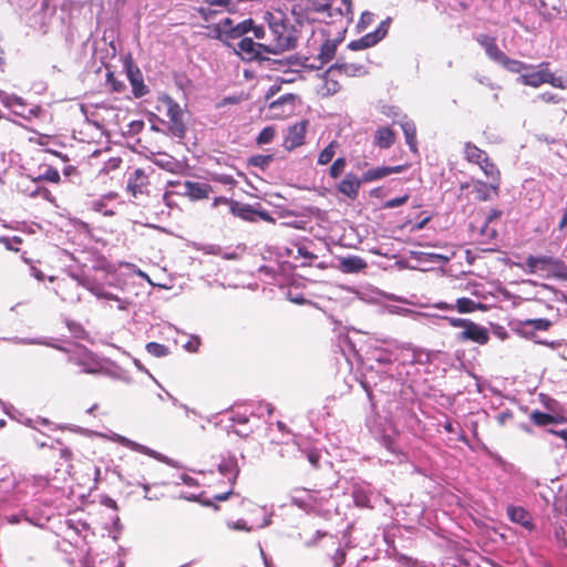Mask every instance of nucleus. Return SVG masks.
Instances as JSON below:
<instances>
[{"label":"nucleus","mask_w":567,"mask_h":567,"mask_svg":"<svg viewBox=\"0 0 567 567\" xmlns=\"http://www.w3.org/2000/svg\"><path fill=\"white\" fill-rule=\"evenodd\" d=\"M519 82L526 86L539 87L543 84H549L554 87L565 90L567 82L561 76H556L550 71L549 62H542L533 65L532 70H526L519 78Z\"/></svg>","instance_id":"f257e3e1"},{"label":"nucleus","mask_w":567,"mask_h":567,"mask_svg":"<svg viewBox=\"0 0 567 567\" xmlns=\"http://www.w3.org/2000/svg\"><path fill=\"white\" fill-rule=\"evenodd\" d=\"M158 105L156 106L158 112H165L169 120V132L172 135L178 138H184L186 134V126L183 121V111L178 103L174 101L169 95L163 94L157 99Z\"/></svg>","instance_id":"f03ea898"},{"label":"nucleus","mask_w":567,"mask_h":567,"mask_svg":"<svg viewBox=\"0 0 567 567\" xmlns=\"http://www.w3.org/2000/svg\"><path fill=\"white\" fill-rule=\"evenodd\" d=\"M330 8L329 0H299L292 12L299 14L305 22H313L318 20L319 14L327 13L331 17Z\"/></svg>","instance_id":"7ed1b4c3"},{"label":"nucleus","mask_w":567,"mask_h":567,"mask_svg":"<svg viewBox=\"0 0 567 567\" xmlns=\"http://www.w3.org/2000/svg\"><path fill=\"white\" fill-rule=\"evenodd\" d=\"M269 31L274 37V42L267 43L271 53L284 52L295 45V40L282 21L269 22Z\"/></svg>","instance_id":"20e7f679"},{"label":"nucleus","mask_w":567,"mask_h":567,"mask_svg":"<svg viewBox=\"0 0 567 567\" xmlns=\"http://www.w3.org/2000/svg\"><path fill=\"white\" fill-rule=\"evenodd\" d=\"M229 209L230 213L249 223H255L257 220V217H259L261 220L267 223H275V218L264 209H256L249 204H243L237 200H230L229 203Z\"/></svg>","instance_id":"39448f33"},{"label":"nucleus","mask_w":567,"mask_h":567,"mask_svg":"<svg viewBox=\"0 0 567 567\" xmlns=\"http://www.w3.org/2000/svg\"><path fill=\"white\" fill-rule=\"evenodd\" d=\"M236 52L246 61L264 59L265 53H271L267 43H257L248 37H244L238 41Z\"/></svg>","instance_id":"423d86ee"},{"label":"nucleus","mask_w":567,"mask_h":567,"mask_svg":"<svg viewBox=\"0 0 567 567\" xmlns=\"http://www.w3.org/2000/svg\"><path fill=\"white\" fill-rule=\"evenodd\" d=\"M126 76L132 86L135 97H142L148 93V87L144 83L143 73L132 61L125 62Z\"/></svg>","instance_id":"0eeeda50"},{"label":"nucleus","mask_w":567,"mask_h":567,"mask_svg":"<svg viewBox=\"0 0 567 567\" xmlns=\"http://www.w3.org/2000/svg\"><path fill=\"white\" fill-rule=\"evenodd\" d=\"M308 121H301L289 126L282 146L287 151H293L305 143Z\"/></svg>","instance_id":"6e6552de"},{"label":"nucleus","mask_w":567,"mask_h":567,"mask_svg":"<svg viewBox=\"0 0 567 567\" xmlns=\"http://www.w3.org/2000/svg\"><path fill=\"white\" fill-rule=\"evenodd\" d=\"M458 341H472L477 344L484 346L489 340V334L486 328L471 321L467 327L458 333Z\"/></svg>","instance_id":"1a4fd4ad"},{"label":"nucleus","mask_w":567,"mask_h":567,"mask_svg":"<svg viewBox=\"0 0 567 567\" xmlns=\"http://www.w3.org/2000/svg\"><path fill=\"white\" fill-rule=\"evenodd\" d=\"M340 75L331 66L322 75V85L319 94L323 97L332 96L341 90Z\"/></svg>","instance_id":"9d476101"},{"label":"nucleus","mask_w":567,"mask_h":567,"mask_svg":"<svg viewBox=\"0 0 567 567\" xmlns=\"http://www.w3.org/2000/svg\"><path fill=\"white\" fill-rule=\"evenodd\" d=\"M148 184V174L143 168H136L127 179V190L136 197L146 192Z\"/></svg>","instance_id":"9b49d317"},{"label":"nucleus","mask_w":567,"mask_h":567,"mask_svg":"<svg viewBox=\"0 0 567 567\" xmlns=\"http://www.w3.org/2000/svg\"><path fill=\"white\" fill-rule=\"evenodd\" d=\"M476 41L484 48L486 55L494 62L501 64L506 54L498 48L496 39L488 34H480Z\"/></svg>","instance_id":"f8f14e48"},{"label":"nucleus","mask_w":567,"mask_h":567,"mask_svg":"<svg viewBox=\"0 0 567 567\" xmlns=\"http://www.w3.org/2000/svg\"><path fill=\"white\" fill-rule=\"evenodd\" d=\"M79 288L80 284L78 279L70 277L59 281L56 291L63 300L73 302L80 300Z\"/></svg>","instance_id":"ddd939ff"},{"label":"nucleus","mask_w":567,"mask_h":567,"mask_svg":"<svg viewBox=\"0 0 567 567\" xmlns=\"http://www.w3.org/2000/svg\"><path fill=\"white\" fill-rule=\"evenodd\" d=\"M184 195L189 197L192 200H200L208 198L213 188L209 184L186 181L184 183Z\"/></svg>","instance_id":"4468645a"},{"label":"nucleus","mask_w":567,"mask_h":567,"mask_svg":"<svg viewBox=\"0 0 567 567\" xmlns=\"http://www.w3.org/2000/svg\"><path fill=\"white\" fill-rule=\"evenodd\" d=\"M363 183L362 177H357L353 173H348L338 185V190L349 197L355 199L359 195V189Z\"/></svg>","instance_id":"2eb2a0df"},{"label":"nucleus","mask_w":567,"mask_h":567,"mask_svg":"<svg viewBox=\"0 0 567 567\" xmlns=\"http://www.w3.org/2000/svg\"><path fill=\"white\" fill-rule=\"evenodd\" d=\"M482 172L485 174L487 178L491 179V187L493 190V194L495 196L499 193V186H501V172L496 164L489 158L484 159L482 164L478 165Z\"/></svg>","instance_id":"dca6fc26"},{"label":"nucleus","mask_w":567,"mask_h":567,"mask_svg":"<svg viewBox=\"0 0 567 567\" xmlns=\"http://www.w3.org/2000/svg\"><path fill=\"white\" fill-rule=\"evenodd\" d=\"M404 169L405 165L374 167L363 173L362 181L363 183H370L384 178L391 174L401 173Z\"/></svg>","instance_id":"f3484780"},{"label":"nucleus","mask_w":567,"mask_h":567,"mask_svg":"<svg viewBox=\"0 0 567 567\" xmlns=\"http://www.w3.org/2000/svg\"><path fill=\"white\" fill-rule=\"evenodd\" d=\"M436 308L441 310H452L454 309V306L446 302H439ZM455 308L461 313H471L477 309H485V306L480 302L477 303L470 298L462 297L456 300Z\"/></svg>","instance_id":"a211bd4d"},{"label":"nucleus","mask_w":567,"mask_h":567,"mask_svg":"<svg viewBox=\"0 0 567 567\" xmlns=\"http://www.w3.org/2000/svg\"><path fill=\"white\" fill-rule=\"evenodd\" d=\"M336 72L342 76H361L367 73L365 66L362 63L341 61L331 65Z\"/></svg>","instance_id":"6ab92c4d"},{"label":"nucleus","mask_w":567,"mask_h":567,"mask_svg":"<svg viewBox=\"0 0 567 567\" xmlns=\"http://www.w3.org/2000/svg\"><path fill=\"white\" fill-rule=\"evenodd\" d=\"M551 258L550 256H532L529 255L526 260H525V265H526V271L528 274H537V272H543V271H546L547 274H549L550 271V262H551Z\"/></svg>","instance_id":"aec40b11"},{"label":"nucleus","mask_w":567,"mask_h":567,"mask_svg":"<svg viewBox=\"0 0 567 567\" xmlns=\"http://www.w3.org/2000/svg\"><path fill=\"white\" fill-rule=\"evenodd\" d=\"M395 141L396 134L389 126L379 127L374 133L373 144L380 148L388 150L395 143Z\"/></svg>","instance_id":"412c9836"},{"label":"nucleus","mask_w":567,"mask_h":567,"mask_svg":"<svg viewBox=\"0 0 567 567\" xmlns=\"http://www.w3.org/2000/svg\"><path fill=\"white\" fill-rule=\"evenodd\" d=\"M507 515L514 523L520 524L526 529L530 530L534 528L529 513L523 507L509 506L507 508Z\"/></svg>","instance_id":"4be33fe9"},{"label":"nucleus","mask_w":567,"mask_h":567,"mask_svg":"<svg viewBox=\"0 0 567 567\" xmlns=\"http://www.w3.org/2000/svg\"><path fill=\"white\" fill-rule=\"evenodd\" d=\"M218 471L219 473L225 476L227 478V481L234 485L236 483V480L239 475V466H238V463H237V460L234 458V457H229V458H226L219 465H218Z\"/></svg>","instance_id":"5701e85b"},{"label":"nucleus","mask_w":567,"mask_h":567,"mask_svg":"<svg viewBox=\"0 0 567 567\" xmlns=\"http://www.w3.org/2000/svg\"><path fill=\"white\" fill-rule=\"evenodd\" d=\"M464 155H465V159L468 163H473L476 165L482 164V162H484V159L488 157V154L485 151H483L482 148H480L472 142L465 143Z\"/></svg>","instance_id":"b1692460"},{"label":"nucleus","mask_w":567,"mask_h":567,"mask_svg":"<svg viewBox=\"0 0 567 567\" xmlns=\"http://www.w3.org/2000/svg\"><path fill=\"white\" fill-rule=\"evenodd\" d=\"M299 495L292 496V503L302 509H316L318 507L317 501L312 496L311 491L296 489Z\"/></svg>","instance_id":"393cba45"},{"label":"nucleus","mask_w":567,"mask_h":567,"mask_svg":"<svg viewBox=\"0 0 567 567\" xmlns=\"http://www.w3.org/2000/svg\"><path fill=\"white\" fill-rule=\"evenodd\" d=\"M532 423L536 426H546L548 424H558L564 422V417L548 414L538 410L529 414Z\"/></svg>","instance_id":"a878e982"},{"label":"nucleus","mask_w":567,"mask_h":567,"mask_svg":"<svg viewBox=\"0 0 567 567\" xmlns=\"http://www.w3.org/2000/svg\"><path fill=\"white\" fill-rule=\"evenodd\" d=\"M58 456L62 461L59 463V466L55 467L54 472L55 474L62 473V474H69L72 470V461H73V452L71 449L66 446H61L58 449Z\"/></svg>","instance_id":"bb28decb"},{"label":"nucleus","mask_w":567,"mask_h":567,"mask_svg":"<svg viewBox=\"0 0 567 567\" xmlns=\"http://www.w3.org/2000/svg\"><path fill=\"white\" fill-rule=\"evenodd\" d=\"M341 268L346 272H359L367 268V261L359 256H350L341 259Z\"/></svg>","instance_id":"cd10ccee"},{"label":"nucleus","mask_w":567,"mask_h":567,"mask_svg":"<svg viewBox=\"0 0 567 567\" xmlns=\"http://www.w3.org/2000/svg\"><path fill=\"white\" fill-rule=\"evenodd\" d=\"M401 128L403 131L405 142L409 145V148L413 153H417V140H416V127L412 121H405L401 123Z\"/></svg>","instance_id":"c85d7f7f"},{"label":"nucleus","mask_w":567,"mask_h":567,"mask_svg":"<svg viewBox=\"0 0 567 567\" xmlns=\"http://www.w3.org/2000/svg\"><path fill=\"white\" fill-rule=\"evenodd\" d=\"M295 96L292 94H285L279 99L269 103V109L275 111L274 115L279 116L285 114L284 107L288 105L290 109L293 107Z\"/></svg>","instance_id":"c756f323"},{"label":"nucleus","mask_w":567,"mask_h":567,"mask_svg":"<svg viewBox=\"0 0 567 567\" xmlns=\"http://www.w3.org/2000/svg\"><path fill=\"white\" fill-rule=\"evenodd\" d=\"M154 163L158 167H161L169 173H178L182 169V164L173 156H169L166 154H163L159 157L155 158Z\"/></svg>","instance_id":"7c9ffc66"},{"label":"nucleus","mask_w":567,"mask_h":567,"mask_svg":"<svg viewBox=\"0 0 567 567\" xmlns=\"http://www.w3.org/2000/svg\"><path fill=\"white\" fill-rule=\"evenodd\" d=\"M550 265V271L546 277H554L556 279L567 281V265L565 261L553 257Z\"/></svg>","instance_id":"2f4dec72"},{"label":"nucleus","mask_w":567,"mask_h":567,"mask_svg":"<svg viewBox=\"0 0 567 567\" xmlns=\"http://www.w3.org/2000/svg\"><path fill=\"white\" fill-rule=\"evenodd\" d=\"M473 192L475 194V199L478 202H486L491 199V192H493L491 182L487 184L478 179L473 181Z\"/></svg>","instance_id":"473e14b6"},{"label":"nucleus","mask_w":567,"mask_h":567,"mask_svg":"<svg viewBox=\"0 0 567 567\" xmlns=\"http://www.w3.org/2000/svg\"><path fill=\"white\" fill-rule=\"evenodd\" d=\"M35 181H47L53 184H58L60 182V174L56 168H54L51 165L44 164L40 166V173L37 177H34Z\"/></svg>","instance_id":"72a5a7b5"},{"label":"nucleus","mask_w":567,"mask_h":567,"mask_svg":"<svg viewBox=\"0 0 567 567\" xmlns=\"http://www.w3.org/2000/svg\"><path fill=\"white\" fill-rule=\"evenodd\" d=\"M106 84L113 93H124L126 91L125 80L116 75L113 71L106 73Z\"/></svg>","instance_id":"f704fd0d"},{"label":"nucleus","mask_w":567,"mask_h":567,"mask_svg":"<svg viewBox=\"0 0 567 567\" xmlns=\"http://www.w3.org/2000/svg\"><path fill=\"white\" fill-rule=\"evenodd\" d=\"M252 28V19H246L229 30L227 35L230 39H243Z\"/></svg>","instance_id":"c9c22d12"},{"label":"nucleus","mask_w":567,"mask_h":567,"mask_svg":"<svg viewBox=\"0 0 567 567\" xmlns=\"http://www.w3.org/2000/svg\"><path fill=\"white\" fill-rule=\"evenodd\" d=\"M501 65L512 73H522L523 71L526 72V70L533 69V65L526 64L519 60L511 59L507 55L502 61Z\"/></svg>","instance_id":"e433bc0d"},{"label":"nucleus","mask_w":567,"mask_h":567,"mask_svg":"<svg viewBox=\"0 0 567 567\" xmlns=\"http://www.w3.org/2000/svg\"><path fill=\"white\" fill-rule=\"evenodd\" d=\"M378 42L375 40V37L370 33H367L365 35L361 37L360 39L358 40H353L351 41L349 44H348V48L353 50V51H358V50H363V49H368V48H371L373 45H375Z\"/></svg>","instance_id":"4c0bfd02"},{"label":"nucleus","mask_w":567,"mask_h":567,"mask_svg":"<svg viewBox=\"0 0 567 567\" xmlns=\"http://www.w3.org/2000/svg\"><path fill=\"white\" fill-rule=\"evenodd\" d=\"M338 143L336 141L330 142L319 154L318 164L327 165L330 163L336 154Z\"/></svg>","instance_id":"58836bf2"},{"label":"nucleus","mask_w":567,"mask_h":567,"mask_svg":"<svg viewBox=\"0 0 567 567\" xmlns=\"http://www.w3.org/2000/svg\"><path fill=\"white\" fill-rule=\"evenodd\" d=\"M523 326H529L534 330L547 331L551 327V321L545 318L539 319H527L522 321Z\"/></svg>","instance_id":"ea45409f"},{"label":"nucleus","mask_w":567,"mask_h":567,"mask_svg":"<svg viewBox=\"0 0 567 567\" xmlns=\"http://www.w3.org/2000/svg\"><path fill=\"white\" fill-rule=\"evenodd\" d=\"M336 53V44L331 41H326L319 52V58L321 59V63L329 62Z\"/></svg>","instance_id":"a19ab883"},{"label":"nucleus","mask_w":567,"mask_h":567,"mask_svg":"<svg viewBox=\"0 0 567 567\" xmlns=\"http://www.w3.org/2000/svg\"><path fill=\"white\" fill-rule=\"evenodd\" d=\"M145 348L147 352L155 358H163L169 353L166 346L157 342H148Z\"/></svg>","instance_id":"79ce46f5"},{"label":"nucleus","mask_w":567,"mask_h":567,"mask_svg":"<svg viewBox=\"0 0 567 567\" xmlns=\"http://www.w3.org/2000/svg\"><path fill=\"white\" fill-rule=\"evenodd\" d=\"M276 135V131L272 126H267L261 130L258 134L256 142L258 145H264L270 143Z\"/></svg>","instance_id":"37998d69"},{"label":"nucleus","mask_w":567,"mask_h":567,"mask_svg":"<svg viewBox=\"0 0 567 567\" xmlns=\"http://www.w3.org/2000/svg\"><path fill=\"white\" fill-rule=\"evenodd\" d=\"M272 161V155H255L248 159V164L265 169Z\"/></svg>","instance_id":"c03bdc74"},{"label":"nucleus","mask_w":567,"mask_h":567,"mask_svg":"<svg viewBox=\"0 0 567 567\" xmlns=\"http://www.w3.org/2000/svg\"><path fill=\"white\" fill-rule=\"evenodd\" d=\"M346 165H347V162H346V158L344 157H339L337 158L332 165L330 166V169H329V175L332 177V178H338L342 172L344 171L346 168Z\"/></svg>","instance_id":"a18cd8bd"},{"label":"nucleus","mask_w":567,"mask_h":567,"mask_svg":"<svg viewBox=\"0 0 567 567\" xmlns=\"http://www.w3.org/2000/svg\"><path fill=\"white\" fill-rule=\"evenodd\" d=\"M91 291L100 299H107V300H115L120 302L118 309L124 310L125 306L123 305L122 300L118 299L115 295L111 292L103 291L99 287L91 288Z\"/></svg>","instance_id":"49530a36"},{"label":"nucleus","mask_w":567,"mask_h":567,"mask_svg":"<svg viewBox=\"0 0 567 567\" xmlns=\"http://www.w3.org/2000/svg\"><path fill=\"white\" fill-rule=\"evenodd\" d=\"M389 24H390V18L382 21L379 24V27L377 28V30L371 32V34L375 37L377 42L381 41L386 35L388 30H389Z\"/></svg>","instance_id":"de8ad7c7"},{"label":"nucleus","mask_w":567,"mask_h":567,"mask_svg":"<svg viewBox=\"0 0 567 567\" xmlns=\"http://www.w3.org/2000/svg\"><path fill=\"white\" fill-rule=\"evenodd\" d=\"M556 540L561 547L567 548V529L565 527H556L554 532Z\"/></svg>","instance_id":"09e8293b"},{"label":"nucleus","mask_w":567,"mask_h":567,"mask_svg":"<svg viewBox=\"0 0 567 567\" xmlns=\"http://www.w3.org/2000/svg\"><path fill=\"white\" fill-rule=\"evenodd\" d=\"M408 200H409V195H408V194H405V195H403V196L395 197V198H392V199L386 200V202L383 204V207H384V208H394V207H399V206H401V205H404Z\"/></svg>","instance_id":"8fccbe9b"},{"label":"nucleus","mask_w":567,"mask_h":567,"mask_svg":"<svg viewBox=\"0 0 567 567\" xmlns=\"http://www.w3.org/2000/svg\"><path fill=\"white\" fill-rule=\"evenodd\" d=\"M353 498L357 506L367 507L369 506V497L362 491H354Z\"/></svg>","instance_id":"3c124183"},{"label":"nucleus","mask_w":567,"mask_h":567,"mask_svg":"<svg viewBox=\"0 0 567 567\" xmlns=\"http://www.w3.org/2000/svg\"><path fill=\"white\" fill-rule=\"evenodd\" d=\"M373 22V13L369 11L362 12L360 20L358 22V28L364 30Z\"/></svg>","instance_id":"603ef678"},{"label":"nucleus","mask_w":567,"mask_h":567,"mask_svg":"<svg viewBox=\"0 0 567 567\" xmlns=\"http://www.w3.org/2000/svg\"><path fill=\"white\" fill-rule=\"evenodd\" d=\"M1 243H3L8 249L19 251V245L22 243V240L19 237H13L11 239L2 238Z\"/></svg>","instance_id":"864d4df0"},{"label":"nucleus","mask_w":567,"mask_h":567,"mask_svg":"<svg viewBox=\"0 0 567 567\" xmlns=\"http://www.w3.org/2000/svg\"><path fill=\"white\" fill-rule=\"evenodd\" d=\"M320 457L321 455L317 450L307 451V458L315 468L319 467Z\"/></svg>","instance_id":"5fc2aeb1"},{"label":"nucleus","mask_w":567,"mask_h":567,"mask_svg":"<svg viewBox=\"0 0 567 567\" xmlns=\"http://www.w3.org/2000/svg\"><path fill=\"white\" fill-rule=\"evenodd\" d=\"M539 99L543 101V102H546V103H554V104H557L561 101L560 97H558L557 95L553 94V93H549V92H544L539 95Z\"/></svg>","instance_id":"6e6d98bb"},{"label":"nucleus","mask_w":567,"mask_h":567,"mask_svg":"<svg viewBox=\"0 0 567 567\" xmlns=\"http://www.w3.org/2000/svg\"><path fill=\"white\" fill-rule=\"evenodd\" d=\"M250 32H252L254 37L258 40H262L266 37L265 28L262 25L255 24L254 21H252V28H251Z\"/></svg>","instance_id":"4d7b16f0"},{"label":"nucleus","mask_w":567,"mask_h":567,"mask_svg":"<svg viewBox=\"0 0 567 567\" xmlns=\"http://www.w3.org/2000/svg\"><path fill=\"white\" fill-rule=\"evenodd\" d=\"M214 181L223 185H234L236 182L231 175L220 174L214 177Z\"/></svg>","instance_id":"13d9d810"},{"label":"nucleus","mask_w":567,"mask_h":567,"mask_svg":"<svg viewBox=\"0 0 567 567\" xmlns=\"http://www.w3.org/2000/svg\"><path fill=\"white\" fill-rule=\"evenodd\" d=\"M449 322L452 327L465 329L471 320L464 318H450Z\"/></svg>","instance_id":"bf43d9fd"},{"label":"nucleus","mask_w":567,"mask_h":567,"mask_svg":"<svg viewBox=\"0 0 567 567\" xmlns=\"http://www.w3.org/2000/svg\"><path fill=\"white\" fill-rule=\"evenodd\" d=\"M333 559L337 567L341 566L346 561V551L341 548H338Z\"/></svg>","instance_id":"052dcab7"},{"label":"nucleus","mask_w":567,"mask_h":567,"mask_svg":"<svg viewBox=\"0 0 567 567\" xmlns=\"http://www.w3.org/2000/svg\"><path fill=\"white\" fill-rule=\"evenodd\" d=\"M121 163H122V159L120 157H112L105 163L104 168L106 171L115 169L120 166Z\"/></svg>","instance_id":"680f3d73"},{"label":"nucleus","mask_w":567,"mask_h":567,"mask_svg":"<svg viewBox=\"0 0 567 567\" xmlns=\"http://www.w3.org/2000/svg\"><path fill=\"white\" fill-rule=\"evenodd\" d=\"M200 346V340L198 338H194L192 340H189L186 344H185V348L189 351V352H196L198 350Z\"/></svg>","instance_id":"e2e57ef3"},{"label":"nucleus","mask_w":567,"mask_h":567,"mask_svg":"<svg viewBox=\"0 0 567 567\" xmlns=\"http://www.w3.org/2000/svg\"><path fill=\"white\" fill-rule=\"evenodd\" d=\"M513 419V412H511L509 410L507 411H504L502 413H499L497 415V421L501 425H505V423L508 421V420H512Z\"/></svg>","instance_id":"0e129e2a"},{"label":"nucleus","mask_w":567,"mask_h":567,"mask_svg":"<svg viewBox=\"0 0 567 567\" xmlns=\"http://www.w3.org/2000/svg\"><path fill=\"white\" fill-rule=\"evenodd\" d=\"M220 27H221V30L224 31V33L228 35L229 34V30L231 28H234L235 25L233 24V20L231 19L226 18L220 23Z\"/></svg>","instance_id":"69168bd1"},{"label":"nucleus","mask_w":567,"mask_h":567,"mask_svg":"<svg viewBox=\"0 0 567 567\" xmlns=\"http://www.w3.org/2000/svg\"><path fill=\"white\" fill-rule=\"evenodd\" d=\"M548 432L550 434H554V435L560 437L561 440H564L565 443H566V449H567V429H563V430H548Z\"/></svg>","instance_id":"338daca9"},{"label":"nucleus","mask_w":567,"mask_h":567,"mask_svg":"<svg viewBox=\"0 0 567 567\" xmlns=\"http://www.w3.org/2000/svg\"><path fill=\"white\" fill-rule=\"evenodd\" d=\"M298 254L308 259L317 258V256L310 252L305 246L298 247Z\"/></svg>","instance_id":"774afa93"}]
</instances>
